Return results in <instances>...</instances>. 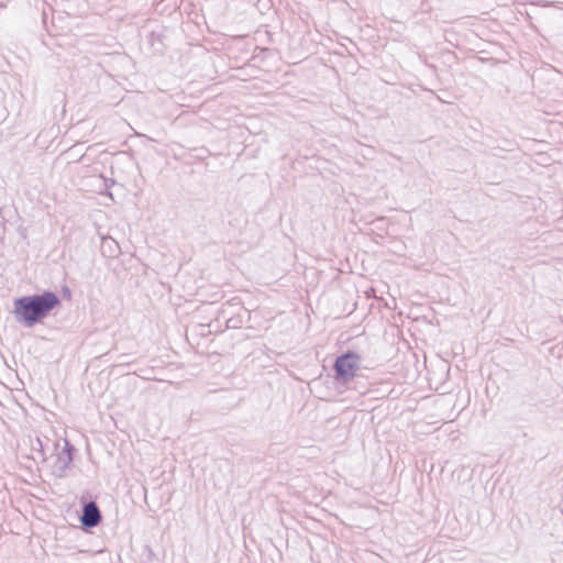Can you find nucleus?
<instances>
[{"label": "nucleus", "mask_w": 563, "mask_h": 563, "mask_svg": "<svg viewBox=\"0 0 563 563\" xmlns=\"http://www.w3.org/2000/svg\"><path fill=\"white\" fill-rule=\"evenodd\" d=\"M79 520L81 528L86 531L99 526L102 521V514L96 501H88L82 505Z\"/></svg>", "instance_id": "4"}, {"label": "nucleus", "mask_w": 563, "mask_h": 563, "mask_svg": "<svg viewBox=\"0 0 563 563\" xmlns=\"http://www.w3.org/2000/svg\"><path fill=\"white\" fill-rule=\"evenodd\" d=\"M361 366V356L354 351H346L335 357L333 364L334 380L339 384H347L356 376Z\"/></svg>", "instance_id": "2"}, {"label": "nucleus", "mask_w": 563, "mask_h": 563, "mask_svg": "<svg viewBox=\"0 0 563 563\" xmlns=\"http://www.w3.org/2000/svg\"><path fill=\"white\" fill-rule=\"evenodd\" d=\"M75 446L67 440H64V448L57 454L56 461L53 465V473L58 478H64L70 470L74 461Z\"/></svg>", "instance_id": "3"}, {"label": "nucleus", "mask_w": 563, "mask_h": 563, "mask_svg": "<svg viewBox=\"0 0 563 563\" xmlns=\"http://www.w3.org/2000/svg\"><path fill=\"white\" fill-rule=\"evenodd\" d=\"M36 443H37V448H40V451L43 452V444L38 438H36Z\"/></svg>", "instance_id": "7"}, {"label": "nucleus", "mask_w": 563, "mask_h": 563, "mask_svg": "<svg viewBox=\"0 0 563 563\" xmlns=\"http://www.w3.org/2000/svg\"><path fill=\"white\" fill-rule=\"evenodd\" d=\"M59 305V297L54 291L46 290L42 294L16 298L13 314L16 322L26 328H32L42 322Z\"/></svg>", "instance_id": "1"}, {"label": "nucleus", "mask_w": 563, "mask_h": 563, "mask_svg": "<svg viewBox=\"0 0 563 563\" xmlns=\"http://www.w3.org/2000/svg\"><path fill=\"white\" fill-rule=\"evenodd\" d=\"M100 250L103 256L110 258L117 257L121 253L119 243L111 236L102 238Z\"/></svg>", "instance_id": "5"}, {"label": "nucleus", "mask_w": 563, "mask_h": 563, "mask_svg": "<svg viewBox=\"0 0 563 563\" xmlns=\"http://www.w3.org/2000/svg\"><path fill=\"white\" fill-rule=\"evenodd\" d=\"M236 327H238V322L233 318H230L227 320V328H236Z\"/></svg>", "instance_id": "6"}]
</instances>
